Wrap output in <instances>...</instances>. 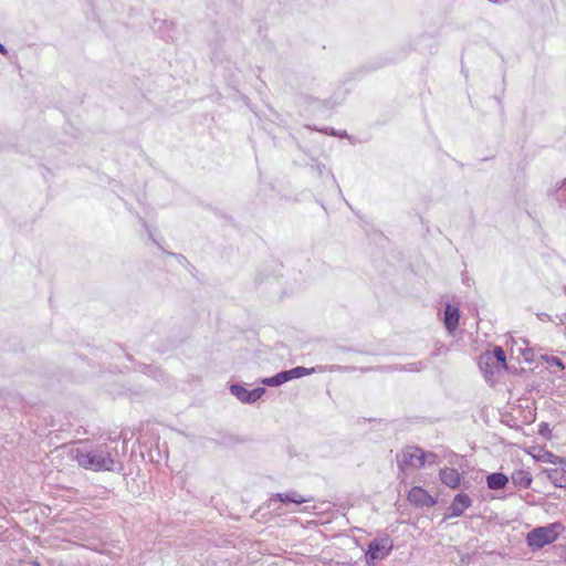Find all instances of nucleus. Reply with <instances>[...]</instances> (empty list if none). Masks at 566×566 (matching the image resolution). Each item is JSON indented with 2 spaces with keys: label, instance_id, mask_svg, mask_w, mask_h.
Listing matches in <instances>:
<instances>
[{
  "label": "nucleus",
  "instance_id": "f257e3e1",
  "mask_svg": "<svg viewBox=\"0 0 566 566\" xmlns=\"http://www.w3.org/2000/svg\"><path fill=\"white\" fill-rule=\"evenodd\" d=\"M113 451L107 443L76 448L72 450V459L86 470L113 471L115 460Z\"/></svg>",
  "mask_w": 566,
  "mask_h": 566
},
{
  "label": "nucleus",
  "instance_id": "f03ea898",
  "mask_svg": "<svg viewBox=\"0 0 566 566\" xmlns=\"http://www.w3.org/2000/svg\"><path fill=\"white\" fill-rule=\"evenodd\" d=\"M437 455L432 452H426L417 446H406L396 453V462L400 472L407 469H421L427 458L434 459Z\"/></svg>",
  "mask_w": 566,
  "mask_h": 566
},
{
  "label": "nucleus",
  "instance_id": "7ed1b4c3",
  "mask_svg": "<svg viewBox=\"0 0 566 566\" xmlns=\"http://www.w3.org/2000/svg\"><path fill=\"white\" fill-rule=\"evenodd\" d=\"M478 365L485 380L490 381L496 373L507 366L504 349L501 346H494L492 352L482 353L479 356Z\"/></svg>",
  "mask_w": 566,
  "mask_h": 566
},
{
  "label": "nucleus",
  "instance_id": "20e7f679",
  "mask_svg": "<svg viewBox=\"0 0 566 566\" xmlns=\"http://www.w3.org/2000/svg\"><path fill=\"white\" fill-rule=\"evenodd\" d=\"M560 523H552L546 526L535 527L526 535V544L533 551L541 549L555 542L559 535Z\"/></svg>",
  "mask_w": 566,
  "mask_h": 566
},
{
  "label": "nucleus",
  "instance_id": "39448f33",
  "mask_svg": "<svg viewBox=\"0 0 566 566\" xmlns=\"http://www.w3.org/2000/svg\"><path fill=\"white\" fill-rule=\"evenodd\" d=\"M394 544L388 535L376 537L369 542L365 553L367 565H376L377 562L385 559L391 553Z\"/></svg>",
  "mask_w": 566,
  "mask_h": 566
},
{
  "label": "nucleus",
  "instance_id": "423d86ee",
  "mask_svg": "<svg viewBox=\"0 0 566 566\" xmlns=\"http://www.w3.org/2000/svg\"><path fill=\"white\" fill-rule=\"evenodd\" d=\"M229 390L239 401L249 405L256 402L266 392L264 387L248 389L241 382L231 384Z\"/></svg>",
  "mask_w": 566,
  "mask_h": 566
},
{
  "label": "nucleus",
  "instance_id": "0eeeda50",
  "mask_svg": "<svg viewBox=\"0 0 566 566\" xmlns=\"http://www.w3.org/2000/svg\"><path fill=\"white\" fill-rule=\"evenodd\" d=\"M471 505L472 500L468 494L463 492L458 493L447 509L446 518L462 516L464 511L468 510Z\"/></svg>",
  "mask_w": 566,
  "mask_h": 566
},
{
  "label": "nucleus",
  "instance_id": "6e6552de",
  "mask_svg": "<svg viewBox=\"0 0 566 566\" xmlns=\"http://www.w3.org/2000/svg\"><path fill=\"white\" fill-rule=\"evenodd\" d=\"M408 501L417 507H431L437 504V499L433 497L421 486H413L408 493Z\"/></svg>",
  "mask_w": 566,
  "mask_h": 566
},
{
  "label": "nucleus",
  "instance_id": "1a4fd4ad",
  "mask_svg": "<svg viewBox=\"0 0 566 566\" xmlns=\"http://www.w3.org/2000/svg\"><path fill=\"white\" fill-rule=\"evenodd\" d=\"M460 322V310L457 305L447 303L443 310V324L447 332L453 335L459 327Z\"/></svg>",
  "mask_w": 566,
  "mask_h": 566
},
{
  "label": "nucleus",
  "instance_id": "9d476101",
  "mask_svg": "<svg viewBox=\"0 0 566 566\" xmlns=\"http://www.w3.org/2000/svg\"><path fill=\"white\" fill-rule=\"evenodd\" d=\"M302 105L306 106L308 111L314 113H323L324 111H331L335 104L328 99H318L310 95L300 96Z\"/></svg>",
  "mask_w": 566,
  "mask_h": 566
},
{
  "label": "nucleus",
  "instance_id": "9b49d317",
  "mask_svg": "<svg viewBox=\"0 0 566 566\" xmlns=\"http://www.w3.org/2000/svg\"><path fill=\"white\" fill-rule=\"evenodd\" d=\"M439 479L446 486L457 490L461 485L462 474L454 468L444 467L439 471Z\"/></svg>",
  "mask_w": 566,
  "mask_h": 566
},
{
  "label": "nucleus",
  "instance_id": "f8f14e48",
  "mask_svg": "<svg viewBox=\"0 0 566 566\" xmlns=\"http://www.w3.org/2000/svg\"><path fill=\"white\" fill-rule=\"evenodd\" d=\"M542 474H545L546 478L554 484V486L566 489V469H564V467L555 469H543Z\"/></svg>",
  "mask_w": 566,
  "mask_h": 566
},
{
  "label": "nucleus",
  "instance_id": "ddd939ff",
  "mask_svg": "<svg viewBox=\"0 0 566 566\" xmlns=\"http://www.w3.org/2000/svg\"><path fill=\"white\" fill-rule=\"evenodd\" d=\"M486 486L492 491H500L506 488L510 478L503 472H492L486 475Z\"/></svg>",
  "mask_w": 566,
  "mask_h": 566
},
{
  "label": "nucleus",
  "instance_id": "4468645a",
  "mask_svg": "<svg viewBox=\"0 0 566 566\" xmlns=\"http://www.w3.org/2000/svg\"><path fill=\"white\" fill-rule=\"evenodd\" d=\"M271 501H279L283 504H302L310 501V499H305L296 491H289L285 493H276L271 497Z\"/></svg>",
  "mask_w": 566,
  "mask_h": 566
},
{
  "label": "nucleus",
  "instance_id": "2eb2a0df",
  "mask_svg": "<svg viewBox=\"0 0 566 566\" xmlns=\"http://www.w3.org/2000/svg\"><path fill=\"white\" fill-rule=\"evenodd\" d=\"M511 480L515 486L528 489L533 482V476L526 470H515L511 474Z\"/></svg>",
  "mask_w": 566,
  "mask_h": 566
},
{
  "label": "nucleus",
  "instance_id": "dca6fc26",
  "mask_svg": "<svg viewBox=\"0 0 566 566\" xmlns=\"http://www.w3.org/2000/svg\"><path fill=\"white\" fill-rule=\"evenodd\" d=\"M157 32L166 42L175 41L177 34L176 24L172 21L163 20Z\"/></svg>",
  "mask_w": 566,
  "mask_h": 566
},
{
  "label": "nucleus",
  "instance_id": "f3484780",
  "mask_svg": "<svg viewBox=\"0 0 566 566\" xmlns=\"http://www.w3.org/2000/svg\"><path fill=\"white\" fill-rule=\"evenodd\" d=\"M315 371H316L315 367L306 368V367H303V366H297V367H293L291 369H285L284 370L285 376L287 378V381L293 380V379H297V378H301V377H304V376L312 375Z\"/></svg>",
  "mask_w": 566,
  "mask_h": 566
},
{
  "label": "nucleus",
  "instance_id": "a211bd4d",
  "mask_svg": "<svg viewBox=\"0 0 566 566\" xmlns=\"http://www.w3.org/2000/svg\"><path fill=\"white\" fill-rule=\"evenodd\" d=\"M306 166L318 177H323L324 174L326 172V175L332 178L333 182L336 184L335 176L329 170L326 169V166L324 164L319 163L317 159L311 158V161L307 163Z\"/></svg>",
  "mask_w": 566,
  "mask_h": 566
},
{
  "label": "nucleus",
  "instance_id": "6ab92c4d",
  "mask_svg": "<svg viewBox=\"0 0 566 566\" xmlns=\"http://www.w3.org/2000/svg\"><path fill=\"white\" fill-rule=\"evenodd\" d=\"M285 382H287V378L285 376L284 370L279 371L277 374L271 377H264L261 379V384L269 387H279Z\"/></svg>",
  "mask_w": 566,
  "mask_h": 566
},
{
  "label": "nucleus",
  "instance_id": "aec40b11",
  "mask_svg": "<svg viewBox=\"0 0 566 566\" xmlns=\"http://www.w3.org/2000/svg\"><path fill=\"white\" fill-rule=\"evenodd\" d=\"M538 461L545 463H552L558 467H566V459L559 455L554 454L551 451H544L542 455L537 458Z\"/></svg>",
  "mask_w": 566,
  "mask_h": 566
},
{
  "label": "nucleus",
  "instance_id": "412c9836",
  "mask_svg": "<svg viewBox=\"0 0 566 566\" xmlns=\"http://www.w3.org/2000/svg\"><path fill=\"white\" fill-rule=\"evenodd\" d=\"M555 198L560 207L566 209V178L562 181L559 187L555 189Z\"/></svg>",
  "mask_w": 566,
  "mask_h": 566
},
{
  "label": "nucleus",
  "instance_id": "4be33fe9",
  "mask_svg": "<svg viewBox=\"0 0 566 566\" xmlns=\"http://www.w3.org/2000/svg\"><path fill=\"white\" fill-rule=\"evenodd\" d=\"M403 367H406V369H405L406 373H419L427 367V364L420 360V361L403 364Z\"/></svg>",
  "mask_w": 566,
  "mask_h": 566
},
{
  "label": "nucleus",
  "instance_id": "5701e85b",
  "mask_svg": "<svg viewBox=\"0 0 566 566\" xmlns=\"http://www.w3.org/2000/svg\"><path fill=\"white\" fill-rule=\"evenodd\" d=\"M378 370L384 373H392V371H400L403 373L406 367H403L402 364H395V365H385L377 367Z\"/></svg>",
  "mask_w": 566,
  "mask_h": 566
},
{
  "label": "nucleus",
  "instance_id": "b1692460",
  "mask_svg": "<svg viewBox=\"0 0 566 566\" xmlns=\"http://www.w3.org/2000/svg\"><path fill=\"white\" fill-rule=\"evenodd\" d=\"M306 128L308 129H312V130H316V132H321V133H325V134H328L331 136H346V132H344L342 135L337 134L336 130L334 128H328V127H325V128H318L316 126H311V125H305Z\"/></svg>",
  "mask_w": 566,
  "mask_h": 566
},
{
  "label": "nucleus",
  "instance_id": "393cba45",
  "mask_svg": "<svg viewBox=\"0 0 566 566\" xmlns=\"http://www.w3.org/2000/svg\"><path fill=\"white\" fill-rule=\"evenodd\" d=\"M538 434L542 436L545 439H552V430L549 428V424L547 422H541L538 424Z\"/></svg>",
  "mask_w": 566,
  "mask_h": 566
},
{
  "label": "nucleus",
  "instance_id": "a878e982",
  "mask_svg": "<svg viewBox=\"0 0 566 566\" xmlns=\"http://www.w3.org/2000/svg\"><path fill=\"white\" fill-rule=\"evenodd\" d=\"M546 361L548 365L559 367L560 369L565 367L563 360L557 356H547Z\"/></svg>",
  "mask_w": 566,
  "mask_h": 566
},
{
  "label": "nucleus",
  "instance_id": "bb28decb",
  "mask_svg": "<svg viewBox=\"0 0 566 566\" xmlns=\"http://www.w3.org/2000/svg\"><path fill=\"white\" fill-rule=\"evenodd\" d=\"M521 354L526 363L534 361V353L530 348L521 349Z\"/></svg>",
  "mask_w": 566,
  "mask_h": 566
},
{
  "label": "nucleus",
  "instance_id": "cd10ccee",
  "mask_svg": "<svg viewBox=\"0 0 566 566\" xmlns=\"http://www.w3.org/2000/svg\"><path fill=\"white\" fill-rule=\"evenodd\" d=\"M126 207H127V209H128L132 213H134V209H133V207H132L130 205H126ZM135 214H136V217L138 218L139 222H140L144 227H146V226H147L146 220H145L143 217H140L137 212H135Z\"/></svg>",
  "mask_w": 566,
  "mask_h": 566
},
{
  "label": "nucleus",
  "instance_id": "c85d7f7f",
  "mask_svg": "<svg viewBox=\"0 0 566 566\" xmlns=\"http://www.w3.org/2000/svg\"><path fill=\"white\" fill-rule=\"evenodd\" d=\"M471 560H472V556L470 554H462L460 556V563L461 564H467L468 565V564L471 563Z\"/></svg>",
  "mask_w": 566,
  "mask_h": 566
},
{
  "label": "nucleus",
  "instance_id": "c756f323",
  "mask_svg": "<svg viewBox=\"0 0 566 566\" xmlns=\"http://www.w3.org/2000/svg\"><path fill=\"white\" fill-rule=\"evenodd\" d=\"M170 255H172L174 258H176V260H177L179 263H181V264H184V263L188 262V261H187V259H186V256H185V255H182V254L170 253Z\"/></svg>",
  "mask_w": 566,
  "mask_h": 566
},
{
  "label": "nucleus",
  "instance_id": "7c9ffc66",
  "mask_svg": "<svg viewBox=\"0 0 566 566\" xmlns=\"http://www.w3.org/2000/svg\"><path fill=\"white\" fill-rule=\"evenodd\" d=\"M537 317L538 319H541L542 322H546V321H551V316L546 313H538L537 314Z\"/></svg>",
  "mask_w": 566,
  "mask_h": 566
},
{
  "label": "nucleus",
  "instance_id": "2f4dec72",
  "mask_svg": "<svg viewBox=\"0 0 566 566\" xmlns=\"http://www.w3.org/2000/svg\"><path fill=\"white\" fill-rule=\"evenodd\" d=\"M0 54L7 55L8 49L0 42Z\"/></svg>",
  "mask_w": 566,
  "mask_h": 566
},
{
  "label": "nucleus",
  "instance_id": "473e14b6",
  "mask_svg": "<svg viewBox=\"0 0 566 566\" xmlns=\"http://www.w3.org/2000/svg\"><path fill=\"white\" fill-rule=\"evenodd\" d=\"M31 564L34 565V566H39L40 565L38 560H32Z\"/></svg>",
  "mask_w": 566,
  "mask_h": 566
},
{
  "label": "nucleus",
  "instance_id": "72a5a7b5",
  "mask_svg": "<svg viewBox=\"0 0 566 566\" xmlns=\"http://www.w3.org/2000/svg\"><path fill=\"white\" fill-rule=\"evenodd\" d=\"M489 1L492 2V3H499L500 2V0H489Z\"/></svg>",
  "mask_w": 566,
  "mask_h": 566
}]
</instances>
